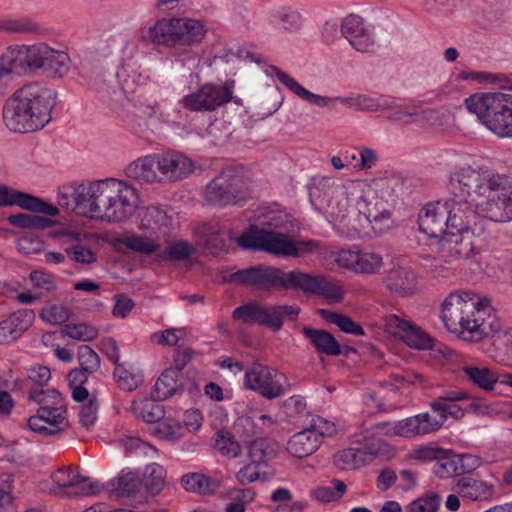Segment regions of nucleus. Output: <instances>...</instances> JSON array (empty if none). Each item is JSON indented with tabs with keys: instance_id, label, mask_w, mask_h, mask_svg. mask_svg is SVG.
<instances>
[{
	"instance_id": "obj_1",
	"label": "nucleus",
	"mask_w": 512,
	"mask_h": 512,
	"mask_svg": "<svg viewBox=\"0 0 512 512\" xmlns=\"http://www.w3.org/2000/svg\"><path fill=\"white\" fill-rule=\"evenodd\" d=\"M228 281L260 292L296 290L321 295L327 300L341 302L343 288L321 275H311L298 269L286 272L275 266L258 264L229 275Z\"/></svg>"
},
{
	"instance_id": "obj_2",
	"label": "nucleus",
	"mask_w": 512,
	"mask_h": 512,
	"mask_svg": "<svg viewBox=\"0 0 512 512\" xmlns=\"http://www.w3.org/2000/svg\"><path fill=\"white\" fill-rule=\"evenodd\" d=\"M472 292H452L443 302L441 318L453 333L465 341L479 342L502 329L487 302L479 301Z\"/></svg>"
},
{
	"instance_id": "obj_3",
	"label": "nucleus",
	"mask_w": 512,
	"mask_h": 512,
	"mask_svg": "<svg viewBox=\"0 0 512 512\" xmlns=\"http://www.w3.org/2000/svg\"><path fill=\"white\" fill-rule=\"evenodd\" d=\"M55 93L38 84L16 90L3 106V120L14 132L28 133L42 129L51 120Z\"/></svg>"
},
{
	"instance_id": "obj_4",
	"label": "nucleus",
	"mask_w": 512,
	"mask_h": 512,
	"mask_svg": "<svg viewBox=\"0 0 512 512\" xmlns=\"http://www.w3.org/2000/svg\"><path fill=\"white\" fill-rule=\"evenodd\" d=\"M465 105L492 133L512 139V94L476 93L465 99Z\"/></svg>"
},
{
	"instance_id": "obj_5",
	"label": "nucleus",
	"mask_w": 512,
	"mask_h": 512,
	"mask_svg": "<svg viewBox=\"0 0 512 512\" xmlns=\"http://www.w3.org/2000/svg\"><path fill=\"white\" fill-rule=\"evenodd\" d=\"M205 33L204 25L198 20L163 18L148 28H141L138 37L143 43L176 47L199 44Z\"/></svg>"
},
{
	"instance_id": "obj_6",
	"label": "nucleus",
	"mask_w": 512,
	"mask_h": 512,
	"mask_svg": "<svg viewBox=\"0 0 512 512\" xmlns=\"http://www.w3.org/2000/svg\"><path fill=\"white\" fill-rule=\"evenodd\" d=\"M203 195L208 204L218 207L236 205L246 200L248 186L242 175V169L232 166L222 169L206 185Z\"/></svg>"
},
{
	"instance_id": "obj_7",
	"label": "nucleus",
	"mask_w": 512,
	"mask_h": 512,
	"mask_svg": "<svg viewBox=\"0 0 512 512\" xmlns=\"http://www.w3.org/2000/svg\"><path fill=\"white\" fill-rule=\"evenodd\" d=\"M505 175L486 167H462L450 176L451 192L482 202Z\"/></svg>"
},
{
	"instance_id": "obj_8",
	"label": "nucleus",
	"mask_w": 512,
	"mask_h": 512,
	"mask_svg": "<svg viewBox=\"0 0 512 512\" xmlns=\"http://www.w3.org/2000/svg\"><path fill=\"white\" fill-rule=\"evenodd\" d=\"M237 242L244 249L264 251L276 256L296 257L297 255L294 240L290 239L288 235L271 229L259 228L254 224L240 235Z\"/></svg>"
},
{
	"instance_id": "obj_9",
	"label": "nucleus",
	"mask_w": 512,
	"mask_h": 512,
	"mask_svg": "<svg viewBox=\"0 0 512 512\" xmlns=\"http://www.w3.org/2000/svg\"><path fill=\"white\" fill-rule=\"evenodd\" d=\"M122 187V181L116 179H107L97 181L83 187L77 194V205L83 209L84 214L91 218L104 221V214L109 208V203L115 200V196Z\"/></svg>"
},
{
	"instance_id": "obj_10",
	"label": "nucleus",
	"mask_w": 512,
	"mask_h": 512,
	"mask_svg": "<svg viewBox=\"0 0 512 512\" xmlns=\"http://www.w3.org/2000/svg\"><path fill=\"white\" fill-rule=\"evenodd\" d=\"M233 88L234 81L205 83L197 91L184 96L181 104L192 112H213L232 100Z\"/></svg>"
},
{
	"instance_id": "obj_11",
	"label": "nucleus",
	"mask_w": 512,
	"mask_h": 512,
	"mask_svg": "<svg viewBox=\"0 0 512 512\" xmlns=\"http://www.w3.org/2000/svg\"><path fill=\"white\" fill-rule=\"evenodd\" d=\"M480 207L486 218L499 223L512 220V180L507 174L486 196Z\"/></svg>"
},
{
	"instance_id": "obj_12",
	"label": "nucleus",
	"mask_w": 512,
	"mask_h": 512,
	"mask_svg": "<svg viewBox=\"0 0 512 512\" xmlns=\"http://www.w3.org/2000/svg\"><path fill=\"white\" fill-rule=\"evenodd\" d=\"M281 378L283 375L278 374L275 369L257 363L245 373V385L267 399H275L284 394Z\"/></svg>"
},
{
	"instance_id": "obj_13",
	"label": "nucleus",
	"mask_w": 512,
	"mask_h": 512,
	"mask_svg": "<svg viewBox=\"0 0 512 512\" xmlns=\"http://www.w3.org/2000/svg\"><path fill=\"white\" fill-rule=\"evenodd\" d=\"M44 42L33 45H13L6 49V62L17 75H32L40 71Z\"/></svg>"
},
{
	"instance_id": "obj_14",
	"label": "nucleus",
	"mask_w": 512,
	"mask_h": 512,
	"mask_svg": "<svg viewBox=\"0 0 512 512\" xmlns=\"http://www.w3.org/2000/svg\"><path fill=\"white\" fill-rule=\"evenodd\" d=\"M384 325L388 333L398 336L411 348L430 349L434 345V339L426 332L395 314L385 316Z\"/></svg>"
},
{
	"instance_id": "obj_15",
	"label": "nucleus",
	"mask_w": 512,
	"mask_h": 512,
	"mask_svg": "<svg viewBox=\"0 0 512 512\" xmlns=\"http://www.w3.org/2000/svg\"><path fill=\"white\" fill-rule=\"evenodd\" d=\"M447 209L441 201L428 203L418 215L420 231L429 237H447L451 231Z\"/></svg>"
},
{
	"instance_id": "obj_16",
	"label": "nucleus",
	"mask_w": 512,
	"mask_h": 512,
	"mask_svg": "<svg viewBox=\"0 0 512 512\" xmlns=\"http://www.w3.org/2000/svg\"><path fill=\"white\" fill-rule=\"evenodd\" d=\"M444 203L448 208L447 215L449 216V225L453 234L467 229L468 225H472V223L482 217L477 211V207L480 206L478 201H472L463 196L458 197L456 193H452V197Z\"/></svg>"
},
{
	"instance_id": "obj_17",
	"label": "nucleus",
	"mask_w": 512,
	"mask_h": 512,
	"mask_svg": "<svg viewBox=\"0 0 512 512\" xmlns=\"http://www.w3.org/2000/svg\"><path fill=\"white\" fill-rule=\"evenodd\" d=\"M64 405L55 408L39 407L27 420V427L41 437L55 436L63 431L60 425L66 420Z\"/></svg>"
},
{
	"instance_id": "obj_18",
	"label": "nucleus",
	"mask_w": 512,
	"mask_h": 512,
	"mask_svg": "<svg viewBox=\"0 0 512 512\" xmlns=\"http://www.w3.org/2000/svg\"><path fill=\"white\" fill-rule=\"evenodd\" d=\"M19 206L24 210L41 213L47 216H56L59 209L41 198L31 194L13 190L5 185L0 186V207Z\"/></svg>"
},
{
	"instance_id": "obj_19",
	"label": "nucleus",
	"mask_w": 512,
	"mask_h": 512,
	"mask_svg": "<svg viewBox=\"0 0 512 512\" xmlns=\"http://www.w3.org/2000/svg\"><path fill=\"white\" fill-rule=\"evenodd\" d=\"M438 430H440V424L436 422V418L432 417L428 412H424L396 422L393 427L387 429L384 434L388 436L413 438Z\"/></svg>"
},
{
	"instance_id": "obj_20",
	"label": "nucleus",
	"mask_w": 512,
	"mask_h": 512,
	"mask_svg": "<svg viewBox=\"0 0 512 512\" xmlns=\"http://www.w3.org/2000/svg\"><path fill=\"white\" fill-rule=\"evenodd\" d=\"M470 396L464 390H444L429 406L438 415L436 422L443 426L448 417L459 420L464 417V410L457 402Z\"/></svg>"
},
{
	"instance_id": "obj_21",
	"label": "nucleus",
	"mask_w": 512,
	"mask_h": 512,
	"mask_svg": "<svg viewBox=\"0 0 512 512\" xmlns=\"http://www.w3.org/2000/svg\"><path fill=\"white\" fill-rule=\"evenodd\" d=\"M160 162L163 183L182 180L194 171L192 160L177 152L160 155Z\"/></svg>"
},
{
	"instance_id": "obj_22",
	"label": "nucleus",
	"mask_w": 512,
	"mask_h": 512,
	"mask_svg": "<svg viewBox=\"0 0 512 512\" xmlns=\"http://www.w3.org/2000/svg\"><path fill=\"white\" fill-rule=\"evenodd\" d=\"M442 250H446L450 257L469 259L483 251V240L472 242L469 235L463 232L451 231L447 237L440 240Z\"/></svg>"
},
{
	"instance_id": "obj_23",
	"label": "nucleus",
	"mask_w": 512,
	"mask_h": 512,
	"mask_svg": "<svg viewBox=\"0 0 512 512\" xmlns=\"http://www.w3.org/2000/svg\"><path fill=\"white\" fill-rule=\"evenodd\" d=\"M125 173L129 178L148 183H163L160 155H147L130 163Z\"/></svg>"
},
{
	"instance_id": "obj_24",
	"label": "nucleus",
	"mask_w": 512,
	"mask_h": 512,
	"mask_svg": "<svg viewBox=\"0 0 512 512\" xmlns=\"http://www.w3.org/2000/svg\"><path fill=\"white\" fill-rule=\"evenodd\" d=\"M199 234L201 242L209 254L217 256L228 250L231 238L218 221L212 220L203 224L199 229Z\"/></svg>"
},
{
	"instance_id": "obj_25",
	"label": "nucleus",
	"mask_w": 512,
	"mask_h": 512,
	"mask_svg": "<svg viewBox=\"0 0 512 512\" xmlns=\"http://www.w3.org/2000/svg\"><path fill=\"white\" fill-rule=\"evenodd\" d=\"M383 283L392 294L402 297L412 295L416 290V276L406 267H395L387 271Z\"/></svg>"
},
{
	"instance_id": "obj_26",
	"label": "nucleus",
	"mask_w": 512,
	"mask_h": 512,
	"mask_svg": "<svg viewBox=\"0 0 512 512\" xmlns=\"http://www.w3.org/2000/svg\"><path fill=\"white\" fill-rule=\"evenodd\" d=\"M115 196V200L109 203V208L104 214V221L121 222L128 219L134 212V203L131 201L134 196L133 189L122 181V187Z\"/></svg>"
},
{
	"instance_id": "obj_27",
	"label": "nucleus",
	"mask_w": 512,
	"mask_h": 512,
	"mask_svg": "<svg viewBox=\"0 0 512 512\" xmlns=\"http://www.w3.org/2000/svg\"><path fill=\"white\" fill-rule=\"evenodd\" d=\"M302 334L319 354L327 356H339L342 354V346L329 331L304 326Z\"/></svg>"
},
{
	"instance_id": "obj_28",
	"label": "nucleus",
	"mask_w": 512,
	"mask_h": 512,
	"mask_svg": "<svg viewBox=\"0 0 512 512\" xmlns=\"http://www.w3.org/2000/svg\"><path fill=\"white\" fill-rule=\"evenodd\" d=\"M41 63V71L52 78H62L69 72L71 60L67 52L53 49L45 43Z\"/></svg>"
},
{
	"instance_id": "obj_29",
	"label": "nucleus",
	"mask_w": 512,
	"mask_h": 512,
	"mask_svg": "<svg viewBox=\"0 0 512 512\" xmlns=\"http://www.w3.org/2000/svg\"><path fill=\"white\" fill-rule=\"evenodd\" d=\"M232 318L246 325L258 324L272 328L270 308H265L257 302H248L235 308ZM276 324L279 325L277 322Z\"/></svg>"
},
{
	"instance_id": "obj_30",
	"label": "nucleus",
	"mask_w": 512,
	"mask_h": 512,
	"mask_svg": "<svg viewBox=\"0 0 512 512\" xmlns=\"http://www.w3.org/2000/svg\"><path fill=\"white\" fill-rule=\"evenodd\" d=\"M57 484L62 488H77L75 494L96 495L99 494L103 485L98 481H92L89 477L79 474L70 475V472L60 469L55 475Z\"/></svg>"
},
{
	"instance_id": "obj_31",
	"label": "nucleus",
	"mask_w": 512,
	"mask_h": 512,
	"mask_svg": "<svg viewBox=\"0 0 512 512\" xmlns=\"http://www.w3.org/2000/svg\"><path fill=\"white\" fill-rule=\"evenodd\" d=\"M318 435L307 427L294 434L287 444V451L296 458L302 459L313 454L321 445Z\"/></svg>"
},
{
	"instance_id": "obj_32",
	"label": "nucleus",
	"mask_w": 512,
	"mask_h": 512,
	"mask_svg": "<svg viewBox=\"0 0 512 512\" xmlns=\"http://www.w3.org/2000/svg\"><path fill=\"white\" fill-rule=\"evenodd\" d=\"M181 377L182 374H180L178 370H173L172 368L165 369L155 383L152 392L153 399L163 401L182 390L183 384L180 381Z\"/></svg>"
},
{
	"instance_id": "obj_33",
	"label": "nucleus",
	"mask_w": 512,
	"mask_h": 512,
	"mask_svg": "<svg viewBox=\"0 0 512 512\" xmlns=\"http://www.w3.org/2000/svg\"><path fill=\"white\" fill-rule=\"evenodd\" d=\"M171 224V218L166 211L158 206H149L145 209L141 218L140 229L149 230L152 234L166 233V229Z\"/></svg>"
},
{
	"instance_id": "obj_34",
	"label": "nucleus",
	"mask_w": 512,
	"mask_h": 512,
	"mask_svg": "<svg viewBox=\"0 0 512 512\" xmlns=\"http://www.w3.org/2000/svg\"><path fill=\"white\" fill-rule=\"evenodd\" d=\"M159 237V235L153 237L139 234H127L119 238L118 243L124 245L133 252L143 255H151L160 248Z\"/></svg>"
},
{
	"instance_id": "obj_35",
	"label": "nucleus",
	"mask_w": 512,
	"mask_h": 512,
	"mask_svg": "<svg viewBox=\"0 0 512 512\" xmlns=\"http://www.w3.org/2000/svg\"><path fill=\"white\" fill-rule=\"evenodd\" d=\"M456 491L462 497L477 501L490 497L493 485L469 477H462L457 481Z\"/></svg>"
},
{
	"instance_id": "obj_36",
	"label": "nucleus",
	"mask_w": 512,
	"mask_h": 512,
	"mask_svg": "<svg viewBox=\"0 0 512 512\" xmlns=\"http://www.w3.org/2000/svg\"><path fill=\"white\" fill-rule=\"evenodd\" d=\"M317 314L326 322L337 325L342 332L357 336L365 334L362 326L345 314L323 308L318 309Z\"/></svg>"
},
{
	"instance_id": "obj_37",
	"label": "nucleus",
	"mask_w": 512,
	"mask_h": 512,
	"mask_svg": "<svg viewBox=\"0 0 512 512\" xmlns=\"http://www.w3.org/2000/svg\"><path fill=\"white\" fill-rule=\"evenodd\" d=\"M7 221L15 227L29 230H44L56 224V221L49 217L26 213L11 214Z\"/></svg>"
},
{
	"instance_id": "obj_38",
	"label": "nucleus",
	"mask_w": 512,
	"mask_h": 512,
	"mask_svg": "<svg viewBox=\"0 0 512 512\" xmlns=\"http://www.w3.org/2000/svg\"><path fill=\"white\" fill-rule=\"evenodd\" d=\"M463 372L469 381L485 391H492L498 382L497 375L488 367L465 365Z\"/></svg>"
},
{
	"instance_id": "obj_39",
	"label": "nucleus",
	"mask_w": 512,
	"mask_h": 512,
	"mask_svg": "<svg viewBox=\"0 0 512 512\" xmlns=\"http://www.w3.org/2000/svg\"><path fill=\"white\" fill-rule=\"evenodd\" d=\"M276 449L267 438L258 437L249 442L250 461L258 465L266 464L267 461L276 457Z\"/></svg>"
},
{
	"instance_id": "obj_40",
	"label": "nucleus",
	"mask_w": 512,
	"mask_h": 512,
	"mask_svg": "<svg viewBox=\"0 0 512 512\" xmlns=\"http://www.w3.org/2000/svg\"><path fill=\"white\" fill-rule=\"evenodd\" d=\"M366 452L361 449L349 448L335 454L334 464L341 470H355L365 465Z\"/></svg>"
},
{
	"instance_id": "obj_41",
	"label": "nucleus",
	"mask_w": 512,
	"mask_h": 512,
	"mask_svg": "<svg viewBox=\"0 0 512 512\" xmlns=\"http://www.w3.org/2000/svg\"><path fill=\"white\" fill-rule=\"evenodd\" d=\"M214 447L226 457L236 458L241 455L240 444L234 435L225 429L218 430L215 433Z\"/></svg>"
},
{
	"instance_id": "obj_42",
	"label": "nucleus",
	"mask_w": 512,
	"mask_h": 512,
	"mask_svg": "<svg viewBox=\"0 0 512 512\" xmlns=\"http://www.w3.org/2000/svg\"><path fill=\"white\" fill-rule=\"evenodd\" d=\"M165 474L164 468L158 464L147 466L143 482L150 494L157 495L161 492L165 484Z\"/></svg>"
},
{
	"instance_id": "obj_43",
	"label": "nucleus",
	"mask_w": 512,
	"mask_h": 512,
	"mask_svg": "<svg viewBox=\"0 0 512 512\" xmlns=\"http://www.w3.org/2000/svg\"><path fill=\"white\" fill-rule=\"evenodd\" d=\"M182 483L187 491L197 492L200 494L213 493L217 484L210 478L200 473H193L182 478Z\"/></svg>"
},
{
	"instance_id": "obj_44",
	"label": "nucleus",
	"mask_w": 512,
	"mask_h": 512,
	"mask_svg": "<svg viewBox=\"0 0 512 512\" xmlns=\"http://www.w3.org/2000/svg\"><path fill=\"white\" fill-rule=\"evenodd\" d=\"M28 400L35 402L40 407L55 408L62 401L61 393L56 389H30L28 391Z\"/></svg>"
},
{
	"instance_id": "obj_45",
	"label": "nucleus",
	"mask_w": 512,
	"mask_h": 512,
	"mask_svg": "<svg viewBox=\"0 0 512 512\" xmlns=\"http://www.w3.org/2000/svg\"><path fill=\"white\" fill-rule=\"evenodd\" d=\"M114 377L120 389L126 392L136 390L142 383V377L127 370L122 364H117Z\"/></svg>"
},
{
	"instance_id": "obj_46",
	"label": "nucleus",
	"mask_w": 512,
	"mask_h": 512,
	"mask_svg": "<svg viewBox=\"0 0 512 512\" xmlns=\"http://www.w3.org/2000/svg\"><path fill=\"white\" fill-rule=\"evenodd\" d=\"M194 252L193 246L184 240L170 243L161 257L167 261H183L188 259Z\"/></svg>"
},
{
	"instance_id": "obj_47",
	"label": "nucleus",
	"mask_w": 512,
	"mask_h": 512,
	"mask_svg": "<svg viewBox=\"0 0 512 512\" xmlns=\"http://www.w3.org/2000/svg\"><path fill=\"white\" fill-rule=\"evenodd\" d=\"M440 505V496L429 492L408 504L406 512H437Z\"/></svg>"
},
{
	"instance_id": "obj_48",
	"label": "nucleus",
	"mask_w": 512,
	"mask_h": 512,
	"mask_svg": "<svg viewBox=\"0 0 512 512\" xmlns=\"http://www.w3.org/2000/svg\"><path fill=\"white\" fill-rule=\"evenodd\" d=\"M72 312L71 310L63 305H50L48 307L43 308L40 311V318L52 325H60L69 320Z\"/></svg>"
},
{
	"instance_id": "obj_49",
	"label": "nucleus",
	"mask_w": 512,
	"mask_h": 512,
	"mask_svg": "<svg viewBox=\"0 0 512 512\" xmlns=\"http://www.w3.org/2000/svg\"><path fill=\"white\" fill-rule=\"evenodd\" d=\"M382 264L383 259L381 255L372 252L358 251L356 272L373 274L380 269Z\"/></svg>"
},
{
	"instance_id": "obj_50",
	"label": "nucleus",
	"mask_w": 512,
	"mask_h": 512,
	"mask_svg": "<svg viewBox=\"0 0 512 512\" xmlns=\"http://www.w3.org/2000/svg\"><path fill=\"white\" fill-rule=\"evenodd\" d=\"M78 361L80 367L89 373L96 372L100 367V357L88 345H81L78 349Z\"/></svg>"
},
{
	"instance_id": "obj_51",
	"label": "nucleus",
	"mask_w": 512,
	"mask_h": 512,
	"mask_svg": "<svg viewBox=\"0 0 512 512\" xmlns=\"http://www.w3.org/2000/svg\"><path fill=\"white\" fill-rule=\"evenodd\" d=\"M65 334L79 341H92L98 337V330L86 323L67 324Z\"/></svg>"
},
{
	"instance_id": "obj_52",
	"label": "nucleus",
	"mask_w": 512,
	"mask_h": 512,
	"mask_svg": "<svg viewBox=\"0 0 512 512\" xmlns=\"http://www.w3.org/2000/svg\"><path fill=\"white\" fill-rule=\"evenodd\" d=\"M271 69L274 71L275 76L278 80L285 85L291 92L300 97L305 101H309V98L312 95V92L308 91L306 88L301 86L296 80L290 77L287 73L282 71L277 66H272Z\"/></svg>"
},
{
	"instance_id": "obj_53",
	"label": "nucleus",
	"mask_w": 512,
	"mask_h": 512,
	"mask_svg": "<svg viewBox=\"0 0 512 512\" xmlns=\"http://www.w3.org/2000/svg\"><path fill=\"white\" fill-rule=\"evenodd\" d=\"M271 69L274 71L275 76L278 80L285 85L291 92L300 97L305 101H309V98L312 95V92L308 91L306 88L301 86L296 80L290 77L287 73L282 71L277 66H272Z\"/></svg>"
},
{
	"instance_id": "obj_54",
	"label": "nucleus",
	"mask_w": 512,
	"mask_h": 512,
	"mask_svg": "<svg viewBox=\"0 0 512 512\" xmlns=\"http://www.w3.org/2000/svg\"><path fill=\"white\" fill-rule=\"evenodd\" d=\"M300 312V308L297 306H290V305H276L273 307H270V316L272 323H279L273 324L272 329L274 331H278L283 326V316L289 317L291 320L296 319Z\"/></svg>"
},
{
	"instance_id": "obj_55",
	"label": "nucleus",
	"mask_w": 512,
	"mask_h": 512,
	"mask_svg": "<svg viewBox=\"0 0 512 512\" xmlns=\"http://www.w3.org/2000/svg\"><path fill=\"white\" fill-rule=\"evenodd\" d=\"M65 253L75 263L89 265L97 261L96 254L85 245L76 244L67 247Z\"/></svg>"
},
{
	"instance_id": "obj_56",
	"label": "nucleus",
	"mask_w": 512,
	"mask_h": 512,
	"mask_svg": "<svg viewBox=\"0 0 512 512\" xmlns=\"http://www.w3.org/2000/svg\"><path fill=\"white\" fill-rule=\"evenodd\" d=\"M454 469L457 476L472 473L480 465V459L474 455L461 454L453 456Z\"/></svg>"
},
{
	"instance_id": "obj_57",
	"label": "nucleus",
	"mask_w": 512,
	"mask_h": 512,
	"mask_svg": "<svg viewBox=\"0 0 512 512\" xmlns=\"http://www.w3.org/2000/svg\"><path fill=\"white\" fill-rule=\"evenodd\" d=\"M368 29L364 25L362 17L350 14L344 18L341 24V33L348 40L350 36H356Z\"/></svg>"
},
{
	"instance_id": "obj_58",
	"label": "nucleus",
	"mask_w": 512,
	"mask_h": 512,
	"mask_svg": "<svg viewBox=\"0 0 512 512\" xmlns=\"http://www.w3.org/2000/svg\"><path fill=\"white\" fill-rule=\"evenodd\" d=\"M486 223L487 221L481 217L472 223V225H468L467 229H463L460 232H463L465 235H469L473 243L478 239H482L484 250L487 247L489 241V234L486 230Z\"/></svg>"
},
{
	"instance_id": "obj_59",
	"label": "nucleus",
	"mask_w": 512,
	"mask_h": 512,
	"mask_svg": "<svg viewBox=\"0 0 512 512\" xmlns=\"http://www.w3.org/2000/svg\"><path fill=\"white\" fill-rule=\"evenodd\" d=\"M318 435V440L322 443L323 437L332 436L336 433V426L333 422L326 420L320 416L312 418L310 425L307 427Z\"/></svg>"
},
{
	"instance_id": "obj_60",
	"label": "nucleus",
	"mask_w": 512,
	"mask_h": 512,
	"mask_svg": "<svg viewBox=\"0 0 512 512\" xmlns=\"http://www.w3.org/2000/svg\"><path fill=\"white\" fill-rule=\"evenodd\" d=\"M139 481L132 473L119 476L115 492L119 496H132L138 491Z\"/></svg>"
},
{
	"instance_id": "obj_61",
	"label": "nucleus",
	"mask_w": 512,
	"mask_h": 512,
	"mask_svg": "<svg viewBox=\"0 0 512 512\" xmlns=\"http://www.w3.org/2000/svg\"><path fill=\"white\" fill-rule=\"evenodd\" d=\"M157 432L164 439L178 440L183 436V427L179 422L169 419L158 425Z\"/></svg>"
},
{
	"instance_id": "obj_62",
	"label": "nucleus",
	"mask_w": 512,
	"mask_h": 512,
	"mask_svg": "<svg viewBox=\"0 0 512 512\" xmlns=\"http://www.w3.org/2000/svg\"><path fill=\"white\" fill-rule=\"evenodd\" d=\"M11 321H13L15 327L20 329L22 335L33 323L35 319V313L31 309H20L9 315Z\"/></svg>"
},
{
	"instance_id": "obj_63",
	"label": "nucleus",
	"mask_w": 512,
	"mask_h": 512,
	"mask_svg": "<svg viewBox=\"0 0 512 512\" xmlns=\"http://www.w3.org/2000/svg\"><path fill=\"white\" fill-rule=\"evenodd\" d=\"M349 43L360 52H373L375 41L370 29H366L359 35L350 36Z\"/></svg>"
},
{
	"instance_id": "obj_64",
	"label": "nucleus",
	"mask_w": 512,
	"mask_h": 512,
	"mask_svg": "<svg viewBox=\"0 0 512 512\" xmlns=\"http://www.w3.org/2000/svg\"><path fill=\"white\" fill-rule=\"evenodd\" d=\"M179 329L167 328L161 332H155L150 336L152 343L163 346H175L179 341Z\"/></svg>"
}]
</instances>
